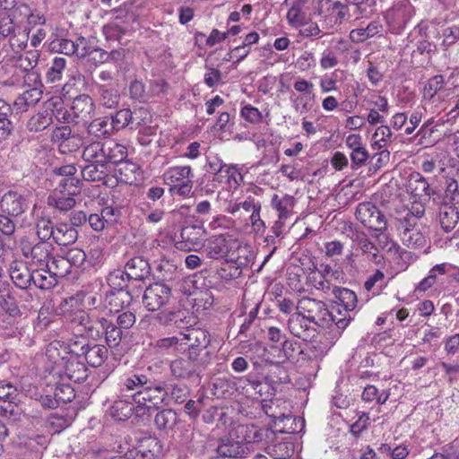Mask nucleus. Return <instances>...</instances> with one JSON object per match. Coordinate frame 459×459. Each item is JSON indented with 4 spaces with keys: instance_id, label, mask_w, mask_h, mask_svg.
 <instances>
[{
    "instance_id": "13d9d810",
    "label": "nucleus",
    "mask_w": 459,
    "mask_h": 459,
    "mask_svg": "<svg viewBox=\"0 0 459 459\" xmlns=\"http://www.w3.org/2000/svg\"><path fill=\"white\" fill-rule=\"evenodd\" d=\"M54 395L60 403H66L75 397L74 388L68 384H59L55 387Z\"/></svg>"
},
{
    "instance_id": "e2e57ef3",
    "label": "nucleus",
    "mask_w": 459,
    "mask_h": 459,
    "mask_svg": "<svg viewBox=\"0 0 459 459\" xmlns=\"http://www.w3.org/2000/svg\"><path fill=\"white\" fill-rule=\"evenodd\" d=\"M18 395V390L14 385L6 381H0V400L4 403H15Z\"/></svg>"
},
{
    "instance_id": "49530a36",
    "label": "nucleus",
    "mask_w": 459,
    "mask_h": 459,
    "mask_svg": "<svg viewBox=\"0 0 459 459\" xmlns=\"http://www.w3.org/2000/svg\"><path fill=\"white\" fill-rule=\"evenodd\" d=\"M39 51L37 49L28 50L18 56L16 65L22 71L33 70L39 63Z\"/></svg>"
},
{
    "instance_id": "1a4fd4ad",
    "label": "nucleus",
    "mask_w": 459,
    "mask_h": 459,
    "mask_svg": "<svg viewBox=\"0 0 459 459\" xmlns=\"http://www.w3.org/2000/svg\"><path fill=\"white\" fill-rule=\"evenodd\" d=\"M29 207L27 196L17 191L10 190L0 199L1 211L12 217L22 215Z\"/></svg>"
},
{
    "instance_id": "ddd939ff",
    "label": "nucleus",
    "mask_w": 459,
    "mask_h": 459,
    "mask_svg": "<svg viewBox=\"0 0 459 459\" xmlns=\"http://www.w3.org/2000/svg\"><path fill=\"white\" fill-rule=\"evenodd\" d=\"M133 300V297L126 290L117 289L110 290L106 292L104 298V307L110 313H119L125 307H128Z\"/></svg>"
},
{
    "instance_id": "2eb2a0df",
    "label": "nucleus",
    "mask_w": 459,
    "mask_h": 459,
    "mask_svg": "<svg viewBox=\"0 0 459 459\" xmlns=\"http://www.w3.org/2000/svg\"><path fill=\"white\" fill-rule=\"evenodd\" d=\"M10 277L13 283L20 289H27L33 281V273L30 272L26 263L13 261L9 268Z\"/></svg>"
},
{
    "instance_id": "864d4df0",
    "label": "nucleus",
    "mask_w": 459,
    "mask_h": 459,
    "mask_svg": "<svg viewBox=\"0 0 459 459\" xmlns=\"http://www.w3.org/2000/svg\"><path fill=\"white\" fill-rule=\"evenodd\" d=\"M392 131L387 126H378L374 134V145L377 146L378 149H383L387 146L388 143L391 142Z\"/></svg>"
},
{
    "instance_id": "9b49d317",
    "label": "nucleus",
    "mask_w": 459,
    "mask_h": 459,
    "mask_svg": "<svg viewBox=\"0 0 459 459\" xmlns=\"http://www.w3.org/2000/svg\"><path fill=\"white\" fill-rule=\"evenodd\" d=\"M87 42L83 37H80L74 42L68 39H56L50 43L52 51L62 53L67 56L77 54L80 56L89 55L86 48Z\"/></svg>"
},
{
    "instance_id": "393cba45",
    "label": "nucleus",
    "mask_w": 459,
    "mask_h": 459,
    "mask_svg": "<svg viewBox=\"0 0 459 459\" xmlns=\"http://www.w3.org/2000/svg\"><path fill=\"white\" fill-rule=\"evenodd\" d=\"M295 204L296 199L292 195L286 194L282 196H279L275 194L271 200V204L273 208L278 212V217L281 220L289 218Z\"/></svg>"
},
{
    "instance_id": "a211bd4d",
    "label": "nucleus",
    "mask_w": 459,
    "mask_h": 459,
    "mask_svg": "<svg viewBox=\"0 0 459 459\" xmlns=\"http://www.w3.org/2000/svg\"><path fill=\"white\" fill-rule=\"evenodd\" d=\"M117 167L115 173L119 182L132 185L141 175L140 167L133 161L126 160V159Z\"/></svg>"
},
{
    "instance_id": "79ce46f5",
    "label": "nucleus",
    "mask_w": 459,
    "mask_h": 459,
    "mask_svg": "<svg viewBox=\"0 0 459 459\" xmlns=\"http://www.w3.org/2000/svg\"><path fill=\"white\" fill-rule=\"evenodd\" d=\"M105 339L110 348L117 347L122 340L123 330L112 322L102 318Z\"/></svg>"
},
{
    "instance_id": "603ef678",
    "label": "nucleus",
    "mask_w": 459,
    "mask_h": 459,
    "mask_svg": "<svg viewBox=\"0 0 459 459\" xmlns=\"http://www.w3.org/2000/svg\"><path fill=\"white\" fill-rule=\"evenodd\" d=\"M155 377H157V376L155 375ZM158 379H160V381H162V379H160V377H157ZM164 383H166V381L163 380ZM167 385V384H165ZM166 389H167V392H168V396H170V398L177 403H184L187 396H188V388L186 385H178V384H174V385H171L170 388H169H169H168V385H166ZM168 398H166L167 400Z\"/></svg>"
},
{
    "instance_id": "bb28decb",
    "label": "nucleus",
    "mask_w": 459,
    "mask_h": 459,
    "mask_svg": "<svg viewBox=\"0 0 459 459\" xmlns=\"http://www.w3.org/2000/svg\"><path fill=\"white\" fill-rule=\"evenodd\" d=\"M243 177L236 165L227 164L222 172L218 177H214L215 181L225 183L229 189H236L242 182Z\"/></svg>"
},
{
    "instance_id": "6e6d98bb",
    "label": "nucleus",
    "mask_w": 459,
    "mask_h": 459,
    "mask_svg": "<svg viewBox=\"0 0 459 459\" xmlns=\"http://www.w3.org/2000/svg\"><path fill=\"white\" fill-rule=\"evenodd\" d=\"M329 315L332 317L329 321V325L334 324L341 330L345 329L351 320L348 312L342 314L341 308L336 306L333 307L332 311H329Z\"/></svg>"
},
{
    "instance_id": "ea45409f",
    "label": "nucleus",
    "mask_w": 459,
    "mask_h": 459,
    "mask_svg": "<svg viewBox=\"0 0 459 459\" xmlns=\"http://www.w3.org/2000/svg\"><path fill=\"white\" fill-rule=\"evenodd\" d=\"M400 238L403 244L409 248L419 249L425 247L427 245V238L421 228L411 230V232H403Z\"/></svg>"
},
{
    "instance_id": "c85d7f7f",
    "label": "nucleus",
    "mask_w": 459,
    "mask_h": 459,
    "mask_svg": "<svg viewBox=\"0 0 459 459\" xmlns=\"http://www.w3.org/2000/svg\"><path fill=\"white\" fill-rule=\"evenodd\" d=\"M78 238L77 230L65 223L56 226L53 240L59 246H67L74 243Z\"/></svg>"
},
{
    "instance_id": "09e8293b",
    "label": "nucleus",
    "mask_w": 459,
    "mask_h": 459,
    "mask_svg": "<svg viewBox=\"0 0 459 459\" xmlns=\"http://www.w3.org/2000/svg\"><path fill=\"white\" fill-rule=\"evenodd\" d=\"M378 450L381 454L386 455L392 459H405L410 454V448L405 444L394 447L389 444H382Z\"/></svg>"
},
{
    "instance_id": "c03bdc74",
    "label": "nucleus",
    "mask_w": 459,
    "mask_h": 459,
    "mask_svg": "<svg viewBox=\"0 0 459 459\" xmlns=\"http://www.w3.org/2000/svg\"><path fill=\"white\" fill-rule=\"evenodd\" d=\"M46 267H38V269L32 271L33 273V283L36 287L42 290H48L56 284V278L51 273H46Z\"/></svg>"
},
{
    "instance_id": "b1692460",
    "label": "nucleus",
    "mask_w": 459,
    "mask_h": 459,
    "mask_svg": "<svg viewBox=\"0 0 459 459\" xmlns=\"http://www.w3.org/2000/svg\"><path fill=\"white\" fill-rule=\"evenodd\" d=\"M65 318L70 325L71 329L74 332V335L83 336L85 327L90 323L89 315L82 309L75 311H67Z\"/></svg>"
},
{
    "instance_id": "a19ab883",
    "label": "nucleus",
    "mask_w": 459,
    "mask_h": 459,
    "mask_svg": "<svg viewBox=\"0 0 459 459\" xmlns=\"http://www.w3.org/2000/svg\"><path fill=\"white\" fill-rule=\"evenodd\" d=\"M65 70L66 59L59 56L54 57L46 74L47 82L50 83L60 82Z\"/></svg>"
},
{
    "instance_id": "774afa93",
    "label": "nucleus",
    "mask_w": 459,
    "mask_h": 459,
    "mask_svg": "<svg viewBox=\"0 0 459 459\" xmlns=\"http://www.w3.org/2000/svg\"><path fill=\"white\" fill-rule=\"evenodd\" d=\"M408 10V6L396 5L391 13H388V17L393 19L398 25H404L411 18V13H405Z\"/></svg>"
},
{
    "instance_id": "f8f14e48",
    "label": "nucleus",
    "mask_w": 459,
    "mask_h": 459,
    "mask_svg": "<svg viewBox=\"0 0 459 459\" xmlns=\"http://www.w3.org/2000/svg\"><path fill=\"white\" fill-rule=\"evenodd\" d=\"M74 117L78 124L87 125L94 116L95 104L93 100L87 94H82L74 99L72 103Z\"/></svg>"
},
{
    "instance_id": "a18cd8bd",
    "label": "nucleus",
    "mask_w": 459,
    "mask_h": 459,
    "mask_svg": "<svg viewBox=\"0 0 459 459\" xmlns=\"http://www.w3.org/2000/svg\"><path fill=\"white\" fill-rule=\"evenodd\" d=\"M114 132H118L133 122V112L129 108H122L109 117Z\"/></svg>"
},
{
    "instance_id": "4be33fe9",
    "label": "nucleus",
    "mask_w": 459,
    "mask_h": 459,
    "mask_svg": "<svg viewBox=\"0 0 459 459\" xmlns=\"http://www.w3.org/2000/svg\"><path fill=\"white\" fill-rule=\"evenodd\" d=\"M53 246L48 241H39L30 249L31 262L38 267H46L50 261Z\"/></svg>"
},
{
    "instance_id": "aec40b11",
    "label": "nucleus",
    "mask_w": 459,
    "mask_h": 459,
    "mask_svg": "<svg viewBox=\"0 0 459 459\" xmlns=\"http://www.w3.org/2000/svg\"><path fill=\"white\" fill-rule=\"evenodd\" d=\"M332 292L336 299V307H343L348 313L356 308L358 299L354 291L347 288L333 287Z\"/></svg>"
},
{
    "instance_id": "20e7f679",
    "label": "nucleus",
    "mask_w": 459,
    "mask_h": 459,
    "mask_svg": "<svg viewBox=\"0 0 459 459\" xmlns=\"http://www.w3.org/2000/svg\"><path fill=\"white\" fill-rule=\"evenodd\" d=\"M208 361L204 359H197L191 354L177 357L169 362L170 375L175 379H191L200 377V373L206 367Z\"/></svg>"
},
{
    "instance_id": "dca6fc26",
    "label": "nucleus",
    "mask_w": 459,
    "mask_h": 459,
    "mask_svg": "<svg viewBox=\"0 0 459 459\" xmlns=\"http://www.w3.org/2000/svg\"><path fill=\"white\" fill-rule=\"evenodd\" d=\"M230 241L223 234L211 237L205 246L206 255L212 259H220L228 255Z\"/></svg>"
},
{
    "instance_id": "052dcab7",
    "label": "nucleus",
    "mask_w": 459,
    "mask_h": 459,
    "mask_svg": "<svg viewBox=\"0 0 459 459\" xmlns=\"http://www.w3.org/2000/svg\"><path fill=\"white\" fill-rule=\"evenodd\" d=\"M444 77L442 75H436L429 80L424 87V97L432 99L439 91L444 87Z\"/></svg>"
},
{
    "instance_id": "f03ea898",
    "label": "nucleus",
    "mask_w": 459,
    "mask_h": 459,
    "mask_svg": "<svg viewBox=\"0 0 459 459\" xmlns=\"http://www.w3.org/2000/svg\"><path fill=\"white\" fill-rule=\"evenodd\" d=\"M235 433L241 440H235L232 434L230 437L222 439L217 447L218 454L222 457L237 458L244 457L251 451L252 444L261 439V436L254 427L245 425L238 426Z\"/></svg>"
},
{
    "instance_id": "39448f33",
    "label": "nucleus",
    "mask_w": 459,
    "mask_h": 459,
    "mask_svg": "<svg viewBox=\"0 0 459 459\" xmlns=\"http://www.w3.org/2000/svg\"><path fill=\"white\" fill-rule=\"evenodd\" d=\"M297 311L307 319L318 326H329L332 319L325 304L322 301L304 297L300 299L296 306Z\"/></svg>"
},
{
    "instance_id": "bf43d9fd",
    "label": "nucleus",
    "mask_w": 459,
    "mask_h": 459,
    "mask_svg": "<svg viewBox=\"0 0 459 459\" xmlns=\"http://www.w3.org/2000/svg\"><path fill=\"white\" fill-rule=\"evenodd\" d=\"M125 31L126 29L121 25V22L117 20L110 22L103 27V32L108 40H119Z\"/></svg>"
},
{
    "instance_id": "f3484780",
    "label": "nucleus",
    "mask_w": 459,
    "mask_h": 459,
    "mask_svg": "<svg viewBox=\"0 0 459 459\" xmlns=\"http://www.w3.org/2000/svg\"><path fill=\"white\" fill-rule=\"evenodd\" d=\"M43 91L40 88L29 89L20 94L13 101V108L17 112H26L35 107L42 98Z\"/></svg>"
},
{
    "instance_id": "9d476101",
    "label": "nucleus",
    "mask_w": 459,
    "mask_h": 459,
    "mask_svg": "<svg viewBox=\"0 0 459 459\" xmlns=\"http://www.w3.org/2000/svg\"><path fill=\"white\" fill-rule=\"evenodd\" d=\"M433 201L437 205V221L445 232L452 231L459 222V205Z\"/></svg>"
},
{
    "instance_id": "c9c22d12",
    "label": "nucleus",
    "mask_w": 459,
    "mask_h": 459,
    "mask_svg": "<svg viewBox=\"0 0 459 459\" xmlns=\"http://www.w3.org/2000/svg\"><path fill=\"white\" fill-rule=\"evenodd\" d=\"M408 188L416 196L423 195L430 196L433 193L427 179L419 172H413L410 175Z\"/></svg>"
},
{
    "instance_id": "cd10ccee",
    "label": "nucleus",
    "mask_w": 459,
    "mask_h": 459,
    "mask_svg": "<svg viewBox=\"0 0 459 459\" xmlns=\"http://www.w3.org/2000/svg\"><path fill=\"white\" fill-rule=\"evenodd\" d=\"M53 123L52 113L48 110L33 114L26 123V128L32 133H39L48 128Z\"/></svg>"
},
{
    "instance_id": "8fccbe9b",
    "label": "nucleus",
    "mask_w": 459,
    "mask_h": 459,
    "mask_svg": "<svg viewBox=\"0 0 459 459\" xmlns=\"http://www.w3.org/2000/svg\"><path fill=\"white\" fill-rule=\"evenodd\" d=\"M65 260L70 265V268H82L84 269L87 255L85 252L80 248H71L64 255Z\"/></svg>"
},
{
    "instance_id": "f704fd0d",
    "label": "nucleus",
    "mask_w": 459,
    "mask_h": 459,
    "mask_svg": "<svg viewBox=\"0 0 459 459\" xmlns=\"http://www.w3.org/2000/svg\"><path fill=\"white\" fill-rule=\"evenodd\" d=\"M127 157V149L125 145L115 142L106 143V165L116 164L117 166Z\"/></svg>"
},
{
    "instance_id": "a878e982",
    "label": "nucleus",
    "mask_w": 459,
    "mask_h": 459,
    "mask_svg": "<svg viewBox=\"0 0 459 459\" xmlns=\"http://www.w3.org/2000/svg\"><path fill=\"white\" fill-rule=\"evenodd\" d=\"M178 421L177 412L171 409H163L159 411L154 417L156 428L168 433L172 430Z\"/></svg>"
},
{
    "instance_id": "e433bc0d",
    "label": "nucleus",
    "mask_w": 459,
    "mask_h": 459,
    "mask_svg": "<svg viewBox=\"0 0 459 459\" xmlns=\"http://www.w3.org/2000/svg\"><path fill=\"white\" fill-rule=\"evenodd\" d=\"M87 125L88 134L98 138L108 137L114 133L108 117L96 118Z\"/></svg>"
},
{
    "instance_id": "473e14b6",
    "label": "nucleus",
    "mask_w": 459,
    "mask_h": 459,
    "mask_svg": "<svg viewBox=\"0 0 459 459\" xmlns=\"http://www.w3.org/2000/svg\"><path fill=\"white\" fill-rule=\"evenodd\" d=\"M108 351L106 346L100 344L88 345L84 359L87 363L94 368L101 366L108 359Z\"/></svg>"
},
{
    "instance_id": "0eeeda50",
    "label": "nucleus",
    "mask_w": 459,
    "mask_h": 459,
    "mask_svg": "<svg viewBox=\"0 0 459 459\" xmlns=\"http://www.w3.org/2000/svg\"><path fill=\"white\" fill-rule=\"evenodd\" d=\"M171 297V289L168 285L156 282L145 289L143 303L149 311H158L169 302Z\"/></svg>"
},
{
    "instance_id": "6e6552de",
    "label": "nucleus",
    "mask_w": 459,
    "mask_h": 459,
    "mask_svg": "<svg viewBox=\"0 0 459 459\" xmlns=\"http://www.w3.org/2000/svg\"><path fill=\"white\" fill-rule=\"evenodd\" d=\"M180 338L182 342L186 341L184 344L187 345L186 353L197 359H204L202 352L206 350L211 342L207 331L201 328L187 329L180 333Z\"/></svg>"
},
{
    "instance_id": "3c124183",
    "label": "nucleus",
    "mask_w": 459,
    "mask_h": 459,
    "mask_svg": "<svg viewBox=\"0 0 459 459\" xmlns=\"http://www.w3.org/2000/svg\"><path fill=\"white\" fill-rule=\"evenodd\" d=\"M29 33L27 29H18L9 39L10 46L14 52L17 53L26 48L29 40Z\"/></svg>"
},
{
    "instance_id": "7c9ffc66",
    "label": "nucleus",
    "mask_w": 459,
    "mask_h": 459,
    "mask_svg": "<svg viewBox=\"0 0 459 459\" xmlns=\"http://www.w3.org/2000/svg\"><path fill=\"white\" fill-rule=\"evenodd\" d=\"M82 168V177L84 180L91 182L102 181L108 175L109 169L104 163L87 162Z\"/></svg>"
},
{
    "instance_id": "6ab92c4d",
    "label": "nucleus",
    "mask_w": 459,
    "mask_h": 459,
    "mask_svg": "<svg viewBox=\"0 0 459 459\" xmlns=\"http://www.w3.org/2000/svg\"><path fill=\"white\" fill-rule=\"evenodd\" d=\"M309 321L298 311L290 316L288 321V328L294 336L307 341L310 337Z\"/></svg>"
},
{
    "instance_id": "5fc2aeb1",
    "label": "nucleus",
    "mask_w": 459,
    "mask_h": 459,
    "mask_svg": "<svg viewBox=\"0 0 459 459\" xmlns=\"http://www.w3.org/2000/svg\"><path fill=\"white\" fill-rule=\"evenodd\" d=\"M421 228L420 221L411 214H405L396 220V229L399 231V235H403V232H411V230Z\"/></svg>"
},
{
    "instance_id": "2f4dec72",
    "label": "nucleus",
    "mask_w": 459,
    "mask_h": 459,
    "mask_svg": "<svg viewBox=\"0 0 459 459\" xmlns=\"http://www.w3.org/2000/svg\"><path fill=\"white\" fill-rule=\"evenodd\" d=\"M183 345L180 336L164 337L157 340L153 345L157 354H174L180 351Z\"/></svg>"
},
{
    "instance_id": "f257e3e1",
    "label": "nucleus",
    "mask_w": 459,
    "mask_h": 459,
    "mask_svg": "<svg viewBox=\"0 0 459 459\" xmlns=\"http://www.w3.org/2000/svg\"><path fill=\"white\" fill-rule=\"evenodd\" d=\"M118 385L121 394L132 400H117L109 408V415L119 421L130 418L134 411L138 415H150L168 396L165 383L156 378L152 367L125 374Z\"/></svg>"
},
{
    "instance_id": "72a5a7b5",
    "label": "nucleus",
    "mask_w": 459,
    "mask_h": 459,
    "mask_svg": "<svg viewBox=\"0 0 459 459\" xmlns=\"http://www.w3.org/2000/svg\"><path fill=\"white\" fill-rule=\"evenodd\" d=\"M383 30V26L378 22H371L365 28L354 29L350 33L351 41L359 43L369 38L379 35Z\"/></svg>"
},
{
    "instance_id": "412c9836",
    "label": "nucleus",
    "mask_w": 459,
    "mask_h": 459,
    "mask_svg": "<svg viewBox=\"0 0 459 459\" xmlns=\"http://www.w3.org/2000/svg\"><path fill=\"white\" fill-rule=\"evenodd\" d=\"M106 143L100 141H93L87 144L82 154L85 162L106 164Z\"/></svg>"
},
{
    "instance_id": "58836bf2",
    "label": "nucleus",
    "mask_w": 459,
    "mask_h": 459,
    "mask_svg": "<svg viewBox=\"0 0 459 459\" xmlns=\"http://www.w3.org/2000/svg\"><path fill=\"white\" fill-rule=\"evenodd\" d=\"M46 273H51L57 281V278H63L71 273V268L65 256L57 255L51 257L46 266Z\"/></svg>"
},
{
    "instance_id": "37998d69",
    "label": "nucleus",
    "mask_w": 459,
    "mask_h": 459,
    "mask_svg": "<svg viewBox=\"0 0 459 459\" xmlns=\"http://www.w3.org/2000/svg\"><path fill=\"white\" fill-rule=\"evenodd\" d=\"M437 203H448L454 205H459V189L455 179L447 178L446 179V188L442 196L438 197Z\"/></svg>"
},
{
    "instance_id": "7ed1b4c3",
    "label": "nucleus",
    "mask_w": 459,
    "mask_h": 459,
    "mask_svg": "<svg viewBox=\"0 0 459 459\" xmlns=\"http://www.w3.org/2000/svg\"><path fill=\"white\" fill-rule=\"evenodd\" d=\"M194 172L190 166L169 168L163 174L164 182L169 186V191L180 196H188L193 188Z\"/></svg>"
},
{
    "instance_id": "de8ad7c7",
    "label": "nucleus",
    "mask_w": 459,
    "mask_h": 459,
    "mask_svg": "<svg viewBox=\"0 0 459 459\" xmlns=\"http://www.w3.org/2000/svg\"><path fill=\"white\" fill-rule=\"evenodd\" d=\"M55 228L52 221L47 217H40L36 222V233L40 241H48L54 236Z\"/></svg>"
},
{
    "instance_id": "4468645a",
    "label": "nucleus",
    "mask_w": 459,
    "mask_h": 459,
    "mask_svg": "<svg viewBox=\"0 0 459 459\" xmlns=\"http://www.w3.org/2000/svg\"><path fill=\"white\" fill-rule=\"evenodd\" d=\"M124 272L127 280L141 281L151 275V267L147 260L136 256L126 263Z\"/></svg>"
},
{
    "instance_id": "423d86ee",
    "label": "nucleus",
    "mask_w": 459,
    "mask_h": 459,
    "mask_svg": "<svg viewBox=\"0 0 459 459\" xmlns=\"http://www.w3.org/2000/svg\"><path fill=\"white\" fill-rule=\"evenodd\" d=\"M355 215L358 221L370 230L384 231L386 229L387 222L385 215L370 202L359 204Z\"/></svg>"
},
{
    "instance_id": "c756f323",
    "label": "nucleus",
    "mask_w": 459,
    "mask_h": 459,
    "mask_svg": "<svg viewBox=\"0 0 459 459\" xmlns=\"http://www.w3.org/2000/svg\"><path fill=\"white\" fill-rule=\"evenodd\" d=\"M64 374L69 380L74 383H82L88 377L85 365L77 359L67 360Z\"/></svg>"
},
{
    "instance_id": "4d7b16f0",
    "label": "nucleus",
    "mask_w": 459,
    "mask_h": 459,
    "mask_svg": "<svg viewBox=\"0 0 459 459\" xmlns=\"http://www.w3.org/2000/svg\"><path fill=\"white\" fill-rule=\"evenodd\" d=\"M89 343L83 336L74 335L67 343L69 352L76 357L84 356Z\"/></svg>"
},
{
    "instance_id": "338daca9",
    "label": "nucleus",
    "mask_w": 459,
    "mask_h": 459,
    "mask_svg": "<svg viewBox=\"0 0 459 459\" xmlns=\"http://www.w3.org/2000/svg\"><path fill=\"white\" fill-rule=\"evenodd\" d=\"M52 117L54 116L56 121L63 124H78L75 117H74V112L72 107L70 108L61 107L56 108L55 111L51 112Z\"/></svg>"
},
{
    "instance_id": "0e129e2a",
    "label": "nucleus",
    "mask_w": 459,
    "mask_h": 459,
    "mask_svg": "<svg viewBox=\"0 0 459 459\" xmlns=\"http://www.w3.org/2000/svg\"><path fill=\"white\" fill-rule=\"evenodd\" d=\"M294 90L302 94L300 97L301 100H304L307 97L314 98V83L310 81L303 78H298L293 84Z\"/></svg>"
},
{
    "instance_id": "5701e85b",
    "label": "nucleus",
    "mask_w": 459,
    "mask_h": 459,
    "mask_svg": "<svg viewBox=\"0 0 459 459\" xmlns=\"http://www.w3.org/2000/svg\"><path fill=\"white\" fill-rule=\"evenodd\" d=\"M100 104L106 108H116L120 101V93L117 88L108 84L98 85Z\"/></svg>"
},
{
    "instance_id": "4c0bfd02",
    "label": "nucleus",
    "mask_w": 459,
    "mask_h": 459,
    "mask_svg": "<svg viewBox=\"0 0 459 459\" xmlns=\"http://www.w3.org/2000/svg\"><path fill=\"white\" fill-rule=\"evenodd\" d=\"M354 242L369 260L376 264L380 263L381 256L378 255V248L364 233H357L354 238Z\"/></svg>"
},
{
    "instance_id": "680f3d73",
    "label": "nucleus",
    "mask_w": 459,
    "mask_h": 459,
    "mask_svg": "<svg viewBox=\"0 0 459 459\" xmlns=\"http://www.w3.org/2000/svg\"><path fill=\"white\" fill-rule=\"evenodd\" d=\"M48 203L49 205L56 207L61 212H67L74 208L75 205V200L71 196H50L48 199Z\"/></svg>"
},
{
    "instance_id": "69168bd1",
    "label": "nucleus",
    "mask_w": 459,
    "mask_h": 459,
    "mask_svg": "<svg viewBox=\"0 0 459 459\" xmlns=\"http://www.w3.org/2000/svg\"><path fill=\"white\" fill-rule=\"evenodd\" d=\"M104 333V327L102 324V318L92 321L90 319V323L85 327V332H83V336L86 335L89 338L93 340L100 339Z\"/></svg>"
}]
</instances>
